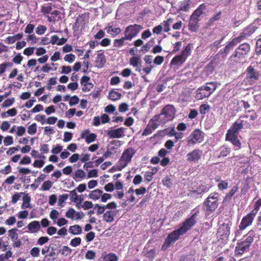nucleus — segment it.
Returning <instances> with one entry per match:
<instances>
[{
    "label": "nucleus",
    "mask_w": 261,
    "mask_h": 261,
    "mask_svg": "<svg viewBox=\"0 0 261 261\" xmlns=\"http://www.w3.org/2000/svg\"><path fill=\"white\" fill-rule=\"evenodd\" d=\"M53 8L51 6H43L41 8V12L44 14H48L52 10Z\"/></svg>",
    "instance_id": "603ef678"
},
{
    "label": "nucleus",
    "mask_w": 261,
    "mask_h": 261,
    "mask_svg": "<svg viewBox=\"0 0 261 261\" xmlns=\"http://www.w3.org/2000/svg\"><path fill=\"white\" fill-rule=\"evenodd\" d=\"M230 152V148L227 147H223L221 148L220 153V156L225 157Z\"/></svg>",
    "instance_id": "6e6d98bb"
},
{
    "label": "nucleus",
    "mask_w": 261,
    "mask_h": 261,
    "mask_svg": "<svg viewBox=\"0 0 261 261\" xmlns=\"http://www.w3.org/2000/svg\"><path fill=\"white\" fill-rule=\"evenodd\" d=\"M68 198V195L67 194H64L59 196L58 199V204L59 206L62 207L63 203Z\"/></svg>",
    "instance_id": "ea45409f"
},
{
    "label": "nucleus",
    "mask_w": 261,
    "mask_h": 261,
    "mask_svg": "<svg viewBox=\"0 0 261 261\" xmlns=\"http://www.w3.org/2000/svg\"><path fill=\"white\" fill-rule=\"evenodd\" d=\"M202 140L201 132L199 129H195L188 138L187 142L189 145H194L197 141L200 142Z\"/></svg>",
    "instance_id": "ddd939ff"
},
{
    "label": "nucleus",
    "mask_w": 261,
    "mask_h": 261,
    "mask_svg": "<svg viewBox=\"0 0 261 261\" xmlns=\"http://www.w3.org/2000/svg\"><path fill=\"white\" fill-rule=\"evenodd\" d=\"M103 193V191L100 189H96L92 191L89 195V197L90 199L97 200L101 198V194Z\"/></svg>",
    "instance_id": "a878e982"
},
{
    "label": "nucleus",
    "mask_w": 261,
    "mask_h": 261,
    "mask_svg": "<svg viewBox=\"0 0 261 261\" xmlns=\"http://www.w3.org/2000/svg\"><path fill=\"white\" fill-rule=\"evenodd\" d=\"M86 173L81 169H78L75 172L74 175L72 176L75 180L77 178H84L85 176Z\"/></svg>",
    "instance_id": "72a5a7b5"
},
{
    "label": "nucleus",
    "mask_w": 261,
    "mask_h": 261,
    "mask_svg": "<svg viewBox=\"0 0 261 261\" xmlns=\"http://www.w3.org/2000/svg\"><path fill=\"white\" fill-rule=\"evenodd\" d=\"M118 211L116 208L112 209H108V210L103 214L102 218L103 220L107 223H112L115 220Z\"/></svg>",
    "instance_id": "4468645a"
},
{
    "label": "nucleus",
    "mask_w": 261,
    "mask_h": 261,
    "mask_svg": "<svg viewBox=\"0 0 261 261\" xmlns=\"http://www.w3.org/2000/svg\"><path fill=\"white\" fill-rule=\"evenodd\" d=\"M90 78L88 76H84L82 77L81 81V83L82 85H84V86H90V87H92L93 85L92 84L89 83Z\"/></svg>",
    "instance_id": "f704fd0d"
},
{
    "label": "nucleus",
    "mask_w": 261,
    "mask_h": 261,
    "mask_svg": "<svg viewBox=\"0 0 261 261\" xmlns=\"http://www.w3.org/2000/svg\"><path fill=\"white\" fill-rule=\"evenodd\" d=\"M75 58V57L74 55H73L72 54H70L66 55L64 57V59L65 61H67V62L71 63L74 61Z\"/></svg>",
    "instance_id": "a18cd8bd"
},
{
    "label": "nucleus",
    "mask_w": 261,
    "mask_h": 261,
    "mask_svg": "<svg viewBox=\"0 0 261 261\" xmlns=\"http://www.w3.org/2000/svg\"><path fill=\"white\" fill-rule=\"evenodd\" d=\"M217 85L215 83H206L196 91V98L197 99H202L210 96L216 89Z\"/></svg>",
    "instance_id": "f03ea898"
},
{
    "label": "nucleus",
    "mask_w": 261,
    "mask_h": 261,
    "mask_svg": "<svg viewBox=\"0 0 261 261\" xmlns=\"http://www.w3.org/2000/svg\"><path fill=\"white\" fill-rule=\"evenodd\" d=\"M219 195L217 193H211L204 203L206 210L210 211H214L218 206Z\"/></svg>",
    "instance_id": "0eeeda50"
},
{
    "label": "nucleus",
    "mask_w": 261,
    "mask_h": 261,
    "mask_svg": "<svg viewBox=\"0 0 261 261\" xmlns=\"http://www.w3.org/2000/svg\"><path fill=\"white\" fill-rule=\"evenodd\" d=\"M117 206V203L113 201L103 205H101L99 204H96L94 206V208H97L98 210L96 213L97 215H99L101 214L103 215L106 210L116 208Z\"/></svg>",
    "instance_id": "f3484780"
},
{
    "label": "nucleus",
    "mask_w": 261,
    "mask_h": 261,
    "mask_svg": "<svg viewBox=\"0 0 261 261\" xmlns=\"http://www.w3.org/2000/svg\"><path fill=\"white\" fill-rule=\"evenodd\" d=\"M256 211H251L249 213H248L247 215L244 216L240 224L239 228L240 230H243L246 229L247 227L250 226L253 220L256 216Z\"/></svg>",
    "instance_id": "1a4fd4ad"
},
{
    "label": "nucleus",
    "mask_w": 261,
    "mask_h": 261,
    "mask_svg": "<svg viewBox=\"0 0 261 261\" xmlns=\"http://www.w3.org/2000/svg\"><path fill=\"white\" fill-rule=\"evenodd\" d=\"M121 96V94L120 93L114 90H112L109 93V98L113 101L119 99Z\"/></svg>",
    "instance_id": "7c9ffc66"
},
{
    "label": "nucleus",
    "mask_w": 261,
    "mask_h": 261,
    "mask_svg": "<svg viewBox=\"0 0 261 261\" xmlns=\"http://www.w3.org/2000/svg\"><path fill=\"white\" fill-rule=\"evenodd\" d=\"M242 39L243 36L240 35V36L232 39V40L231 42H230L229 44L230 45V46H231V47L233 48L234 46H235L237 44L240 43L242 40Z\"/></svg>",
    "instance_id": "a19ab883"
},
{
    "label": "nucleus",
    "mask_w": 261,
    "mask_h": 261,
    "mask_svg": "<svg viewBox=\"0 0 261 261\" xmlns=\"http://www.w3.org/2000/svg\"><path fill=\"white\" fill-rule=\"evenodd\" d=\"M128 106L126 103H122L119 105V111L120 112H125L128 110Z\"/></svg>",
    "instance_id": "338daca9"
},
{
    "label": "nucleus",
    "mask_w": 261,
    "mask_h": 261,
    "mask_svg": "<svg viewBox=\"0 0 261 261\" xmlns=\"http://www.w3.org/2000/svg\"><path fill=\"white\" fill-rule=\"evenodd\" d=\"M53 185V182L50 180H47L44 181L42 186L41 189L44 191L48 190Z\"/></svg>",
    "instance_id": "4c0bfd02"
},
{
    "label": "nucleus",
    "mask_w": 261,
    "mask_h": 261,
    "mask_svg": "<svg viewBox=\"0 0 261 261\" xmlns=\"http://www.w3.org/2000/svg\"><path fill=\"white\" fill-rule=\"evenodd\" d=\"M205 9V6L203 4L201 5L191 16V18L199 21V17L203 13V10Z\"/></svg>",
    "instance_id": "5701e85b"
},
{
    "label": "nucleus",
    "mask_w": 261,
    "mask_h": 261,
    "mask_svg": "<svg viewBox=\"0 0 261 261\" xmlns=\"http://www.w3.org/2000/svg\"><path fill=\"white\" fill-rule=\"evenodd\" d=\"M191 54L190 45H187L182 51L180 55L174 57L171 61V65L175 67L180 66L186 60L187 57Z\"/></svg>",
    "instance_id": "20e7f679"
},
{
    "label": "nucleus",
    "mask_w": 261,
    "mask_h": 261,
    "mask_svg": "<svg viewBox=\"0 0 261 261\" xmlns=\"http://www.w3.org/2000/svg\"><path fill=\"white\" fill-rule=\"evenodd\" d=\"M82 138H84L87 143L89 144L94 142L96 138V134L94 133H90L88 129L84 130L81 134Z\"/></svg>",
    "instance_id": "6ab92c4d"
},
{
    "label": "nucleus",
    "mask_w": 261,
    "mask_h": 261,
    "mask_svg": "<svg viewBox=\"0 0 261 261\" xmlns=\"http://www.w3.org/2000/svg\"><path fill=\"white\" fill-rule=\"evenodd\" d=\"M202 153L200 149H194L186 155V161L190 163H197L201 160Z\"/></svg>",
    "instance_id": "9d476101"
},
{
    "label": "nucleus",
    "mask_w": 261,
    "mask_h": 261,
    "mask_svg": "<svg viewBox=\"0 0 261 261\" xmlns=\"http://www.w3.org/2000/svg\"><path fill=\"white\" fill-rule=\"evenodd\" d=\"M112 196L110 194L104 193L102 194L101 196V201L102 202H106L108 200H109L111 198Z\"/></svg>",
    "instance_id": "e2e57ef3"
},
{
    "label": "nucleus",
    "mask_w": 261,
    "mask_h": 261,
    "mask_svg": "<svg viewBox=\"0 0 261 261\" xmlns=\"http://www.w3.org/2000/svg\"><path fill=\"white\" fill-rule=\"evenodd\" d=\"M128 39L125 36L121 37L120 39H116L114 40L113 47L116 49L122 47L123 45L127 44V42H126Z\"/></svg>",
    "instance_id": "4be33fe9"
},
{
    "label": "nucleus",
    "mask_w": 261,
    "mask_h": 261,
    "mask_svg": "<svg viewBox=\"0 0 261 261\" xmlns=\"http://www.w3.org/2000/svg\"><path fill=\"white\" fill-rule=\"evenodd\" d=\"M81 239L80 238H75L70 241V245L73 247H76L81 244Z\"/></svg>",
    "instance_id": "3c124183"
},
{
    "label": "nucleus",
    "mask_w": 261,
    "mask_h": 261,
    "mask_svg": "<svg viewBox=\"0 0 261 261\" xmlns=\"http://www.w3.org/2000/svg\"><path fill=\"white\" fill-rule=\"evenodd\" d=\"M250 49V45L248 43H243L236 50L234 57H239L242 58L244 55H247Z\"/></svg>",
    "instance_id": "2eb2a0df"
},
{
    "label": "nucleus",
    "mask_w": 261,
    "mask_h": 261,
    "mask_svg": "<svg viewBox=\"0 0 261 261\" xmlns=\"http://www.w3.org/2000/svg\"><path fill=\"white\" fill-rule=\"evenodd\" d=\"M37 125L35 123H33L32 125L29 126L28 129V132L30 135H33L36 133L37 130Z\"/></svg>",
    "instance_id": "37998d69"
},
{
    "label": "nucleus",
    "mask_w": 261,
    "mask_h": 261,
    "mask_svg": "<svg viewBox=\"0 0 261 261\" xmlns=\"http://www.w3.org/2000/svg\"><path fill=\"white\" fill-rule=\"evenodd\" d=\"M22 197V200L23 201V203L21 205L22 208H25L28 207H30V201L31 197L29 196V194L25 193H20L17 194V200L19 198Z\"/></svg>",
    "instance_id": "a211bd4d"
},
{
    "label": "nucleus",
    "mask_w": 261,
    "mask_h": 261,
    "mask_svg": "<svg viewBox=\"0 0 261 261\" xmlns=\"http://www.w3.org/2000/svg\"><path fill=\"white\" fill-rule=\"evenodd\" d=\"M192 216L187 219L181 224V226L179 228L180 230L181 231V233H185L189 230H190L192 226H193L197 222L196 218L197 214L198 213V211L196 209H194L192 211Z\"/></svg>",
    "instance_id": "39448f33"
},
{
    "label": "nucleus",
    "mask_w": 261,
    "mask_h": 261,
    "mask_svg": "<svg viewBox=\"0 0 261 261\" xmlns=\"http://www.w3.org/2000/svg\"><path fill=\"white\" fill-rule=\"evenodd\" d=\"M199 21L195 20L190 17L189 21V29L192 32H196L198 28V22Z\"/></svg>",
    "instance_id": "cd10ccee"
},
{
    "label": "nucleus",
    "mask_w": 261,
    "mask_h": 261,
    "mask_svg": "<svg viewBox=\"0 0 261 261\" xmlns=\"http://www.w3.org/2000/svg\"><path fill=\"white\" fill-rule=\"evenodd\" d=\"M162 31L163 27L162 25H158L155 27L152 30L153 33L157 35L160 34Z\"/></svg>",
    "instance_id": "774afa93"
},
{
    "label": "nucleus",
    "mask_w": 261,
    "mask_h": 261,
    "mask_svg": "<svg viewBox=\"0 0 261 261\" xmlns=\"http://www.w3.org/2000/svg\"><path fill=\"white\" fill-rule=\"evenodd\" d=\"M238 187L237 186H234L229 192L226 194L225 196L224 201H229L231 200V197L233 196L235 193L238 191Z\"/></svg>",
    "instance_id": "473e14b6"
},
{
    "label": "nucleus",
    "mask_w": 261,
    "mask_h": 261,
    "mask_svg": "<svg viewBox=\"0 0 261 261\" xmlns=\"http://www.w3.org/2000/svg\"><path fill=\"white\" fill-rule=\"evenodd\" d=\"M249 246L246 243L242 242L238 243L235 248V253L237 255H242L244 252L249 250Z\"/></svg>",
    "instance_id": "412c9836"
},
{
    "label": "nucleus",
    "mask_w": 261,
    "mask_h": 261,
    "mask_svg": "<svg viewBox=\"0 0 261 261\" xmlns=\"http://www.w3.org/2000/svg\"><path fill=\"white\" fill-rule=\"evenodd\" d=\"M218 188L220 190L226 189L228 187V183L226 180H222L218 185Z\"/></svg>",
    "instance_id": "8fccbe9b"
},
{
    "label": "nucleus",
    "mask_w": 261,
    "mask_h": 261,
    "mask_svg": "<svg viewBox=\"0 0 261 261\" xmlns=\"http://www.w3.org/2000/svg\"><path fill=\"white\" fill-rule=\"evenodd\" d=\"M40 252V249L38 247H33L30 251V254L33 257L38 256Z\"/></svg>",
    "instance_id": "864d4df0"
},
{
    "label": "nucleus",
    "mask_w": 261,
    "mask_h": 261,
    "mask_svg": "<svg viewBox=\"0 0 261 261\" xmlns=\"http://www.w3.org/2000/svg\"><path fill=\"white\" fill-rule=\"evenodd\" d=\"M163 183L165 186H166L168 188H170L172 185L171 179L168 176L165 177L163 179Z\"/></svg>",
    "instance_id": "c03bdc74"
},
{
    "label": "nucleus",
    "mask_w": 261,
    "mask_h": 261,
    "mask_svg": "<svg viewBox=\"0 0 261 261\" xmlns=\"http://www.w3.org/2000/svg\"><path fill=\"white\" fill-rule=\"evenodd\" d=\"M28 228L31 232H36L40 228V225L38 221H34L28 225Z\"/></svg>",
    "instance_id": "bb28decb"
},
{
    "label": "nucleus",
    "mask_w": 261,
    "mask_h": 261,
    "mask_svg": "<svg viewBox=\"0 0 261 261\" xmlns=\"http://www.w3.org/2000/svg\"><path fill=\"white\" fill-rule=\"evenodd\" d=\"M95 257V253L92 250H88L85 255V257L88 259H93Z\"/></svg>",
    "instance_id": "4d7b16f0"
},
{
    "label": "nucleus",
    "mask_w": 261,
    "mask_h": 261,
    "mask_svg": "<svg viewBox=\"0 0 261 261\" xmlns=\"http://www.w3.org/2000/svg\"><path fill=\"white\" fill-rule=\"evenodd\" d=\"M258 77V74L255 69L251 66L248 67L246 76L247 80H249L250 82H254Z\"/></svg>",
    "instance_id": "aec40b11"
},
{
    "label": "nucleus",
    "mask_w": 261,
    "mask_h": 261,
    "mask_svg": "<svg viewBox=\"0 0 261 261\" xmlns=\"http://www.w3.org/2000/svg\"><path fill=\"white\" fill-rule=\"evenodd\" d=\"M59 216V212L56 210H51L49 213L50 219L55 220Z\"/></svg>",
    "instance_id": "09e8293b"
},
{
    "label": "nucleus",
    "mask_w": 261,
    "mask_h": 261,
    "mask_svg": "<svg viewBox=\"0 0 261 261\" xmlns=\"http://www.w3.org/2000/svg\"><path fill=\"white\" fill-rule=\"evenodd\" d=\"M255 53L258 55L261 54V38L258 39L256 42Z\"/></svg>",
    "instance_id": "de8ad7c7"
},
{
    "label": "nucleus",
    "mask_w": 261,
    "mask_h": 261,
    "mask_svg": "<svg viewBox=\"0 0 261 261\" xmlns=\"http://www.w3.org/2000/svg\"><path fill=\"white\" fill-rule=\"evenodd\" d=\"M93 206V204L92 202L89 201H86L84 202L82 207L84 208V210H86L89 208H91Z\"/></svg>",
    "instance_id": "5fc2aeb1"
},
{
    "label": "nucleus",
    "mask_w": 261,
    "mask_h": 261,
    "mask_svg": "<svg viewBox=\"0 0 261 261\" xmlns=\"http://www.w3.org/2000/svg\"><path fill=\"white\" fill-rule=\"evenodd\" d=\"M80 101L79 98L76 96L71 97L69 100V105L72 106L77 104Z\"/></svg>",
    "instance_id": "13d9d810"
},
{
    "label": "nucleus",
    "mask_w": 261,
    "mask_h": 261,
    "mask_svg": "<svg viewBox=\"0 0 261 261\" xmlns=\"http://www.w3.org/2000/svg\"><path fill=\"white\" fill-rule=\"evenodd\" d=\"M71 252V249L69 248L68 247L64 246L63 247L61 250V253L63 255L67 256L68 254L70 253Z\"/></svg>",
    "instance_id": "bf43d9fd"
},
{
    "label": "nucleus",
    "mask_w": 261,
    "mask_h": 261,
    "mask_svg": "<svg viewBox=\"0 0 261 261\" xmlns=\"http://www.w3.org/2000/svg\"><path fill=\"white\" fill-rule=\"evenodd\" d=\"M189 4L188 1H184L180 5L179 10L182 11H187L189 9Z\"/></svg>",
    "instance_id": "c9c22d12"
},
{
    "label": "nucleus",
    "mask_w": 261,
    "mask_h": 261,
    "mask_svg": "<svg viewBox=\"0 0 261 261\" xmlns=\"http://www.w3.org/2000/svg\"><path fill=\"white\" fill-rule=\"evenodd\" d=\"M44 134L47 136H49L55 133L54 129L50 126H46L44 127Z\"/></svg>",
    "instance_id": "0e129e2a"
},
{
    "label": "nucleus",
    "mask_w": 261,
    "mask_h": 261,
    "mask_svg": "<svg viewBox=\"0 0 261 261\" xmlns=\"http://www.w3.org/2000/svg\"><path fill=\"white\" fill-rule=\"evenodd\" d=\"M99 261H118V257L115 254L110 253L105 255H101Z\"/></svg>",
    "instance_id": "393cba45"
},
{
    "label": "nucleus",
    "mask_w": 261,
    "mask_h": 261,
    "mask_svg": "<svg viewBox=\"0 0 261 261\" xmlns=\"http://www.w3.org/2000/svg\"><path fill=\"white\" fill-rule=\"evenodd\" d=\"M72 138V134L69 132H65L64 134V141L65 142L70 141Z\"/></svg>",
    "instance_id": "052dcab7"
},
{
    "label": "nucleus",
    "mask_w": 261,
    "mask_h": 261,
    "mask_svg": "<svg viewBox=\"0 0 261 261\" xmlns=\"http://www.w3.org/2000/svg\"><path fill=\"white\" fill-rule=\"evenodd\" d=\"M175 110L172 105H168L162 110L159 115H155L149 121L150 126L155 129L161 124H165L174 118Z\"/></svg>",
    "instance_id": "f257e3e1"
},
{
    "label": "nucleus",
    "mask_w": 261,
    "mask_h": 261,
    "mask_svg": "<svg viewBox=\"0 0 261 261\" xmlns=\"http://www.w3.org/2000/svg\"><path fill=\"white\" fill-rule=\"evenodd\" d=\"M69 231L70 233L73 234H79L81 233L82 229L80 226L74 225L69 227Z\"/></svg>",
    "instance_id": "c756f323"
},
{
    "label": "nucleus",
    "mask_w": 261,
    "mask_h": 261,
    "mask_svg": "<svg viewBox=\"0 0 261 261\" xmlns=\"http://www.w3.org/2000/svg\"><path fill=\"white\" fill-rule=\"evenodd\" d=\"M47 30V28L45 25H39L36 29V33L37 34L41 35L45 32Z\"/></svg>",
    "instance_id": "e433bc0d"
},
{
    "label": "nucleus",
    "mask_w": 261,
    "mask_h": 261,
    "mask_svg": "<svg viewBox=\"0 0 261 261\" xmlns=\"http://www.w3.org/2000/svg\"><path fill=\"white\" fill-rule=\"evenodd\" d=\"M124 128L120 127L117 129H109L106 133L111 138H120L124 136Z\"/></svg>",
    "instance_id": "dca6fc26"
},
{
    "label": "nucleus",
    "mask_w": 261,
    "mask_h": 261,
    "mask_svg": "<svg viewBox=\"0 0 261 261\" xmlns=\"http://www.w3.org/2000/svg\"><path fill=\"white\" fill-rule=\"evenodd\" d=\"M256 29L254 25H250L244 30L241 35L243 36V38L248 37L254 33Z\"/></svg>",
    "instance_id": "b1692460"
},
{
    "label": "nucleus",
    "mask_w": 261,
    "mask_h": 261,
    "mask_svg": "<svg viewBox=\"0 0 261 261\" xmlns=\"http://www.w3.org/2000/svg\"><path fill=\"white\" fill-rule=\"evenodd\" d=\"M16 41V36H9L7 37L5 40V42L8 44H12Z\"/></svg>",
    "instance_id": "680f3d73"
},
{
    "label": "nucleus",
    "mask_w": 261,
    "mask_h": 261,
    "mask_svg": "<svg viewBox=\"0 0 261 261\" xmlns=\"http://www.w3.org/2000/svg\"><path fill=\"white\" fill-rule=\"evenodd\" d=\"M135 153L136 150L132 147L127 148L123 152L118 163V166L120 170L127 166Z\"/></svg>",
    "instance_id": "7ed1b4c3"
},
{
    "label": "nucleus",
    "mask_w": 261,
    "mask_h": 261,
    "mask_svg": "<svg viewBox=\"0 0 261 261\" xmlns=\"http://www.w3.org/2000/svg\"><path fill=\"white\" fill-rule=\"evenodd\" d=\"M143 28L142 25L137 24L129 25L126 28L124 35L128 40H132L133 38L137 36Z\"/></svg>",
    "instance_id": "423d86ee"
},
{
    "label": "nucleus",
    "mask_w": 261,
    "mask_h": 261,
    "mask_svg": "<svg viewBox=\"0 0 261 261\" xmlns=\"http://www.w3.org/2000/svg\"><path fill=\"white\" fill-rule=\"evenodd\" d=\"M27 40L31 42L32 44H35L38 41L39 39L34 34H32L28 36Z\"/></svg>",
    "instance_id": "49530a36"
},
{
    "label": "nucleus",
    "mask_w": 261,
    "mask_h": 261,
    "mask_svg": "<svg viewBox=\"0 0 261 261\" xmlns=\"http://www.w3.org/2000/svg\"><path fill=\"white\" fill-rule=\"evenodd\" d=\"M238 132L233 130L232 129H228L226 134V140L230 141L232 144L236 147L235 149L237 150L240 148L241 144L239 140L238 139L237 134Z\"/></svg>",
    "instance_id": "f8f14e48"
},
{
    "label": "nucleus",
    "mask_w": 261,
    "mask_h": 261,
    "mask_svg": "<svg viewBox=\"0 0 261 261\" xmlns=\"http://www.w3.org/2000/svg\"><path fill=\"white\" fill-rule=\"evenodd\" d=\"M75 214V211L73 208H70L66 212L65 216L68 218L73 219Z\"/></svg>",
    "instance_id": "79ce46f5"
},
{
    "label": "nucleus",
    "mask_w": 261,
    "mask_h": 261,
    "mask_svg": "<svg viewBox=\"0 0 261 261\" xmlns=\"http://www.w3.org/2000/svg\"><path fill=\"white\" fill-rule=\"evenodd\" d=\"M9 237H10L13 242V246L14 247L16 246V238L15 236L16 235V228H13L9 230Z\"/></svg>",
    "instance_id": "2f4dec72"
},
{
    "label": "nucleus",
    "mask_w": 261,
    "mask_h": 261,
    "mask_svg": "<svg viewBox=\"0 0 261 261\" xmlns=\"http://www.w3.org/2000/svg\"><path fill=\"white\" fill-rule=\"evenodd\" d=\"M210 107L207 105H202L200 107V112L201 114H205V113L208 111L210 109Z\"/></svg>",
    "instance_id": "69168bd1"
},
{
    "label": "nucleus",
    "mask_w": 261,
    "mask_h": 261,
    "mask_svg": "<svg viewBox=\"0 0 261 261\" xmlns=\"http://www.w3.org/2000/svg\"><path fill=\"white\" fill-rule=\"evenodd\" d=\"M173 19L168 18L162 23L163 30L165 32H168L170 30V25L173 22Z\"/></svg>",
    "instance_id": "c85d7f7f"
},
{
    "label": "nucleus",
    "mask_w": 261,
    "mask_h": 261,
    "mask_svg": "<svg viewBox=\"0 0 261 261\" xmlns=\"http://www.w3.org/2000/svg\"><path fill=\"white\" fill-rule=\"evenodd\" d=\"M184 234V233H181V231L180 230L179 228L173 231L168 234L162 248L165 246L166 247H168L171 244L174 243L179 239V236Z\"/></svg>",
    "instance_id": "9b49d317"
},
{
    "label": "nucleus",
    "mask_w": 261,
    "mask_h": 261,
    "mask_svg": "<svg viewBox=\"0 0 261 261\" xmlns=\"http://www.w3.org/2000/svg\"><path fill=\"white\" fill-rule=\"evenodd\" d=\"M140 62V59L137 57H133L130 58L129 63L130 64L134 67H138L139 63Z\"/></svg>",
    "instance_id": "58836bf2"
},
{
    "label": "nucleus",
    "mask_w": 261,
    "mask_h": 261,
    "mask_svg": "<svg viewBox=\"0 0 261 261\" xmlns=\"http://www.w3.org/2000/svg\"><path fill=\"white\" fill-rule=\"evenodd\" d=\"M248 118V115L241 116L235 123L231 126L230 129L238 132L243 128H249L251 125L248 123L247 119Z\"/></svg>",
    "instance_id": "6e6552de"
}]
</instances>
